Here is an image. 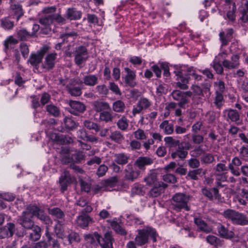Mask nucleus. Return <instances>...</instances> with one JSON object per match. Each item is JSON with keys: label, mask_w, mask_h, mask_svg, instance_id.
I'll use <instances>...</instances> for the list:
<instances>
[{"label": "nucleus", "mask_w": 248, "mask_h": 248, "mask_svg": "<svg viewBox=\"0 0 248 248\" xmlns=\"http://www.w3.org/2000/svg\"><path fill=\"white\" fill-rule=\"evenodd\" d=\"M109 139L116 143H120L124 139V137L120 131L116 130L111 132Z\"/></svg>", "instance_id": "nucleus-49"}, {"label": "nucleus", "mask_w": 248, "mask_h": 248, "mask_svg": "<svg viewBox=\"0 0 248 248\" xmlns=\"http://www.w3.org/2000/svg\"><path fill=\"white\" fill-rule=\"evenodd\" d=\"M172 207L175 210L180 211L186 208V197L183 193L175 194L171 200Z\"/></svg>", "instance_id": "nucleus-5"}, {"label": "nucleus", "mask_w": 248, "mask_h": 248, "mask_svg": "<svg viewBox=\"0 0 248 248\" xmlns=\"http://www.w3.org/2000/svg\"><path fill=\"white\" fill-rule=\"evenodd\" d=\"M5 231L8 233L9 237H12L16 231L15 224L13 223H8L3 227Z\"/></svg>", "instance_id": "nucleus-63"}, {"label": "nucleus", "mask_w": 248, "mask_h": 248, "mask_svg": "<svg viewBox=\"0 0 248 248\" xmlns=\"http://www.w3.org/2000/svg\"><path fill=\"white\" fill-rule=\"evenodd\" d=\"M225 218L231 221L232 223L243 226L246 215L232 209H227L223 213Z\"/></svg>", "instance_id": "nucleus-3"}, {"label": "nucleus", "mask_w": 248, "mask_h": 248, "mask_svg": "<svg viewBox=\"0 0 248 248\" xmlns=\"http://www.w3.org/2000/svg\"><path fill=\"white\" fill-rule=\"evenodd\" d=\"M42 61V59L36 53H31L28 62L31 65L37 67Z\"/></svg>", "instance_id": "nucleus-53"}, {"label": "nucleus", "mask_w": 248, "mask_h": 248, "mask_svg": "<svg viewBox=\"0 0 248 248\" xmlns=\"http://www.w3.org/2000/svg\"><path fill=\"white\" fill-rule=\"evenodd\" d=\"M83 124L85 127L90 130H93L96 133L98 132L100 130V125L90 120H85Z\"/></svg>", "instance_id": "nucleus-47"}, {"label": "nucleus", "mask_w": 248, "mask_h": 248, "mask_svg": "<svg viewBox=\"0 0 248 248\" xmlns=\"http://www.w3.org/2000/svg\"><path fill=\"white\" fill-rule=\"evenodd\" d=\"M39 22L45 26H49L53 23V14H49L41 18Z\"/></svg>", "instance_id": "nucleus-61"}, {"label": "nucleus", "mask_w": 248, "mask_h": 248, "mask_svg": "<svg viewBox=\"0 0 248 248\" xmlns=\"http://www.w3.org/2000/svg\"><path fill=\"white\" fill-rule=\"evenodd\" d=\"M82 84V81L79 79H74L72 80L67 86L66 88L69 93L72 96H78L81 94V88L79 85Z\"/></svg>", "instance_id": "nucleus-10"}, {"label": "nucleus", "mask_w": 248, "mask_h": 248, "mask_svg": "<svg viewBox=\"0 0 248 248\" xmlns=\"http://www.w3.org/2000/svg\"><path fill=\"white\" fill-rule=\"evenodd\" d=\"M118 128L122 131H126L129 126L128 120L125 116H123L117 122Z\"/></svg>", "instance_id": "nucleus-48"}, {"label": "nucleus", "mask_w": 248, "mask_h": 248, "mask_svg": "<svg viewBox=\"0 0 248 248\" xmlns=\"http://www.w3.org/2000/svg\"><path fill=\"white\" fill-rule=\"evenodd\" d=\"M124 70L127 72V74L124 78L125 84L131 87L135 86L136 85L135 72L128 68H125Z\"/></svg>", "instance_id": "nucleus-20"}, {"label": "nucleus", "mask_w": 248, "mask_h": 248, "mask_svg": "<svg viewBox=\"0 0 248 248\" xmlns=\"http://www.w3.org/2000/svg\"><path fill=\"white\" fill-rule=\"evenodd\" d=\"M73 54L75 56V62L78 66L81 65L88 58L87 49L84 46L76 47Z\"/></svg>", "instance_id": "nucleus-4"}, {"label": "nucleus", "mask_w": 248, "mask_h": 248, "mask_svg": "<svg viewBox=\"0 0 248 248\" xmlns=\"http://www.w3.org/2000/svg\"><path fill=\"white\" fill-rule=\"evenodd\" d=\"M59 182L61 186V190L63 192L67 190L68 184L72 182V178L67 171L64 172L63 175H62L60 178Z\"/></svg>", "instance_id": "nucleus-21"}, {"label": "nucleus", "mask_w": 248, "mask_h": 248, "mask_svg": "<svg viewBox=\"0 0 248 248\" xmlns=\"http://www.w3.org/2000/svg\"><path fill=\"white\" fill-rule=\"evenodd\" d=\"M93 108L97 112H100L109 108L108 103L98 101H94L93 104Z\"/></svg>", "instance_id": "nucleus-44"}, {"label": "nucleus", "mask_w": 248, "mask_h": 248, "mask_svg": "<svg viewBox=\"0 0 248 248\" xmlns=\"http://www.w3.org/2000/svg\"><path fill=\"white\" fill-rule=\"evenodd\" d=\"M48 213L53 217L55 221L65 220V214L60 208L54 207L52 208H48Z\"/></svg>", "instance_id": "nucleus-18"}, {"label": "nucleus", "mask_w": 248, "mask_h": 248, "mask_svg": "<svg viewBox=\"0 0 248 248\" xmlns=\"http://www.w3.org/2000/svg\"><path fill=\"white\" fill-rule=\"evenodd\" d=\"M124 179L133 182L138 178L140 174L139 170L135 169L131 163L127 164L124 170Z\"/></svg>", "instance_id": "nucleus-7"}, {"label": "nucleus", "mask_w": 248, "mask_h": 248, "mask_svg": "<svg viewBox=\"0 0 248 248\" xmlns=\"http://www.w3.org/2000/svg\"><path fill=\"white\" fill-rule=\"evenodd\" d=\"M125 108V104L121 100H117L113 103L112 109L113 111L118 113L124 111Z\"/></svg>", "instance_id": "nucleus-51"}, {"label": "nucleus", "mask_w": 248, "mask_h": 248, "mask_svg": "<svg viewBox=\"0 0 248 248\" xmlns=\"http://www.w3.org/2000/svg\"><path fill=\"white\" fill-rule=\"evenodd\" d=\"M63 123L65 127L69 130H72L78 126L75 122L69 117H65L63 120Z\"/></svg>", "instance_id": "nucleus-58"}, {"label": "nucleus", "mask_w": 248, "mask_h": 248, "mask_svg": "<svg viewBox=\"0 0 248 248\" xmlns=\"http://www.w3.org/2000/svg\"><path fill=\"white\" fill-rule=\"evenodd\" d=\"M16 34L17 37L21 41H27L33 36V34L31 33L23 28L17 30Z\"/></svg>", "instance_id": "nucleus-35"}, {"label": "nucleus", "mask_w": 248, "mask_h": 248, "mask_svg": "<svg viewBox=\"0 0 248 248\" xmlns=\"http://www.w3.org/2000/svg\"><path fill=\"white\" fill-rule=\"evenodd\" d=\"M144 181L147 185H155L157 184L156 174L155 173H150L144 178Z\"/></svg>", "instance_id": "nucleus-56"}, {"label": "nucleus", "mask_w": 248, "mask_h": 248, "mask_svg": "<svg viewBox=\"0 0 248 248\" xmlns=\"http://www.w3.org/2000/svg\"><path fill=\"white\" fill-rule=\"evenodd\" d=\"M0 26L5 30H11L15 26V22L8 16L0 19Z\"/></svg>", "instance_id": "nucleus-32"}, {"label": "nucleus", "mask_w": 248, "mask_h": 248, "mask_svg": "<svg viewBox=\"0 0 248 248\" xmlns=\"http://www.w3.org/2000/svg\"><path fill=\"white\" fill-rule=\"evenodd\" d=\"M33 216L36 217L41 221L47 225H50L52 223V220L50 217L46 215L43 210L35 205H30Z\"/></svg>", "instance_id": "nucleus-8"}, {"label": "nucleus", "mask_w": 248, "mask_h": 248, "mask_svg": "<svg viewBox=\"0 0 248 248\" xmlns=\"http://www.w3.org/2000/svg\"><path fill=\"white\" fill-rule=\"evenodd\" d=\"M115 163L119 165L126 164L129 159V156L124 153H120L114 155Z\"/></svg>", "instance_id": "nucleus-37"}, {"label": "nucleus", "mask_w": 248, "mask_h": 248, "mask_svg": "<svg viewBox=\"0 0 248 248\" xmlns=\"http://www.w3.org/2000/svg\"><path fill=\"white\" fill-rule=\"evenodd\" d=\"M239 13L241 16L240 19L244 23L248 22V1L243 0L239 9Z\"/></svg>", "instance_id": "nucleus-27"}, {"label": "nucleus", "mask_w": 248, "mask_h": 248, "mask_svg": "<svg viewBox=\"0 0 248 248\" xmlns=\"http://www.w3.org/2000/svg\"><path fill=\"white\" fill-rule=\"evenodd\" d=\"M57 56L56 53H51L46 55L42 64V67L45 71L51 70L54 67Z\"/></svg>", "instance_id": "nucleus-13"}, {"label": "nucleus", "mask_w": 248, "mask_h": 248, "mask_svg": "<svg viewBox=\"0 0 248 248\" xmlns=\"http://www.w3.org/2000/svg\"><path fill=\"white\" fill-rule=\"evenodd\" d=\"M10 7L12 12L16 16V20L18 21L23 15V11L21 6L18 4H11Z\"/></svg>", "instance_id": "nucleus-42"}, {"label": "nucleus", "mask_w": 248, "mask_h": 248, "mask_svg": "<svg viewBox=\"0 0 248 248\" xmlns=\"http://www.w3.org/2000/svg\"><path fill=\"white\" fill-rule=\"evenodd\" d=\"M56 222V223L54 226L55 233L58 238L63 239L64 237V226L66 224V221L65 220H62V221Z\"/></svg>", "instance_id": "nucleus-23"}, {"label": "nucleus", "mask_w": 248, "mask_h": 248, "mask_svg": "<svg viewBox=\"0 0 248 248\" xmlns=\"http://www.w3.org/2000/svg\"><path fill=\"white\" fill-rule=\"evenodd\" d=\"M194 222L197 225L198 228L200 231L204 232L205 233H210L212 231V228L208 225L201 218H195Z\"/></svg>", "instance_id": "nucleus-25"}, {"label": "nucleus", "mask_w": 248, "mask_h": 248, "mask_svg": "<svg viewBox=\"0 0 248 248\" xmlns=\"http://www.w3.org/2000/svg\"><path fill=\"white\" fill-rule=\"evenodd\" d=\"M131 193L133 196L135 195H143V186L139 183L134 184L131 188Z\"/></svg>", "instance_id": "nucleus-50"}, {"label": "nucleus", "mask_w": 248, "mask_h": 248, "mask_svg": "<svg viewBox=\"0 0 248 248\" xmlns=\"http://www.w3.org/2000/svg\"><path fill=\"white\" fill-rule=\"evenodd\" d=\"M211 66L217 74L219 75H222L223 74L224 67L223 66V64L220 63V60L217 59V56L215 57L211 64Z\"/></svg>", "instance_id": "nucleus-40"}, {"label": "nucleus", "mask_w": 248, "mask_h": 248, "mask_svg": "<svg viewBox=\"0 0 248 248\" xmlns=\"http://www.w3.org/2000/svg\"><path fill=\"white\" fill-rule=\"evenodd\" d=\"M206 239L208 243L215 247L221 246L222 245L223 241L214 235H208Z\"/></svg>", "instance_id": "nucleus-52"}, {"label": "nucleus", "mask_w": 248, "mask_h": 248, "mask_svg": "<svg viewBox=\"0 0 248 248\" xmlns=\"http://www.w3.org/2000/svg\"><path fill=\"white\" fill-rule=\"evenodd\" d=\"M138 233L135 238V243L138 246H142L149 243L151 238L154 242L156 241L157 233L152 227L147 226L137 230Z\"/></svg>", "instance_id": "nucleus-1"}, {"label": "nucleus", "mask_w": 248, "mask_h": 248, "mask_svg": "<svg viewBox=\"0 0 248 248\" xmlns=\"http://www.w3.org/2000/svg\"><path fill=\"white\" fill-rule=\"evenodd\" d=\"M46 109L48 114L53 117H58L61 114L60 108L53 104L47 105Z\"/></svg>", "instance_id": "nucleus-36"}, {"label": "nucleus", "mask_w": 248, "mask_h": 248, "mask_svg": "<svg viewBox=\"0 0 248 248\" xmlns=\"http://www.w3.org/2000/svg\"><path fill=\"white\" fill-rule=\"evenodd\" d=\"M168 185L162 182H158L154 185L149 193L150 197L155 198L159 196L161 193L164 192Z\"/></svg>", "instance_id": "nucleus-16"}, {"label": "nucleus", "mask_w": 248, "mask_h": 248, "mask_svg": "<svg viewBox=\"0 0 248 248\" xmlns=\"http://www.w3.org/2000/svg\"><path fill=\"white\" fill-rule=\"evenodd\" d=\"M202 76L196 73V70L193 67L187 68V83L188 79L193 78L196 81H201L202 80Z\"/></svg>", "instance_id": "nucleus-43"}, {"label": "nucleus", "mask_w": 248, "mask_h": 248, "mask_svg": "<svg viewBox=\"0 0 248 248\" xmlns=\"http://www.w3.org/2000/svg\"><path fill=\"white\" fill-rule=\"evenodd\" d=\"M214 103L218 109H220L224 104L223 96L222 93H215Z\"/></svg>", "instance_id": "nucleus-57"}, {"label": "nucleus", "mask_w": 248, "mask_h": 248, "mask_svg": "<svg viewBox=\"0 0 248 248\" xmlns=\"http://www.w3.org/2000/svg\"><path fill=\"white\" fill-rule=\"evenodd\" d=\"M66 237L70 244H72L73 243H78L81 240L79 234L75 232H71Z\"/></svg>", "instance_id": "nucleus-55"}, {"label": "nucleus", "mask_w": 248, "mask_h": 248, "mask_svg": "<svg viewBox=\"0 0 248 248\" xmlns=\"http://www.w3.org/2000/svg\"><path fill=\"white\" fill-rule=\"evenodd\" d=\"M82 83L89 86H94L98 83V77L95 75L89 74L86 75L83 79Z\"/></svg>", "instance_id": "nucleus-34"}, {"label": "nucleus", "mask_w": 248, "mask_h": 248, "mask_svg": "<svg viewBox=\"0 0 248 248\" xmlns=\"http://www.w3.org/2000/svg\"><path fill=\"white\" fill-rule=\"evenodd\" d=\"M233 31L232 29H228L226 31V33L222 31L219 33L220 40L221 42V46H227L228 43L232 39V36L233 34Z\"/></svg>", "instance_id": "nucleus-26"}, {"label": "nucleus", "mask_w": 248, "mask_h": 248, "mask_svg": "<svg viewBox=\"0 0 248 248\" xmlns=\"http://www.w3.org/2000/svg\"><path fill=\"white\" fill-rule=\"evenodd\" d=\"M214 86L216 88V92L223 93L225 90V83L222 80H219L214 82Z\"/></svg>", "instance_id": "nucleus-62"}, {"label": "nucleus", "mask_w": 248, "mask_h": 248, "mask_svg": "<svg viewBox=\"0 0 248 248\" xmlns=\"http://www.w3.org/2000/svg\"><path fill=\"white\" fill-rule=\"evenodd\" d=\"M176 75L178 77V82L177 86L181 89L185 90L186 89V79L185 77H183V73L181 71H174Z\"/></svg>", "instance_id": "nucleus-45"}, {"label": "nucleus", "mask_w": 248, "mask_h": 248, "mask_svg": "<svg viewBox=\"0 0 248 248\" xmlns=\"http://www.w3.org/2000/svg\"><path fill=\"white\" fill-rule=\"evenodd\" d=\"M118 182V178L117 176H112L107 179L102 181L101 184L106 187H113L116 185Z\"/></svg>", "instance_id": "nucleus-54"}, {"label": "nucleus", "mask_w": 248, "mask_h": 248, "mask_svg": "<svg viewBox=\"0 0 248 248\" xmlns=\"http://www.w3.org/2000/svg\"><path fill=\"white\" fill-rule=\"evenodd\" d=\"M153 159L149 156H140L134 162V165L140 170H144L146 166L152 165Z\"/></svg>", "instance_id": "nucleus-15"}, {"label": "nucleus", "mask_w": 248, "mask_h": 248, "mask_svg": "<svg viewBox=\"0 0 248 248\" xmlns=\"http://www.w3.org/2000/svg\"><path fill=\"white\" fill-rule=\"evenodd\" d=\"M113 119V116L109 112L105 111L100 113L99 120L101 121L105 122L106 123H108L112 122Z\"/></svg>", "instance_id": "nucleus-60"}, {"label": "nucleus", "mask_w": 248, "mask_h": 248, "mask_svg": "<svg viewBox=\"0 0 248 248\" xmlns=\"http://www.w3.org/2000/svg\"><path fill=\"white\" fill-rule=\"evenodd\" d=\"M173 98L180 101L179 103L181 107H183L186 102V93L179 90L173 91L171 93Z\"/></svg>", "instance_id": "nucleus-24"}, {"label": "nucleus", "mask_w": 248, "mask_h": 248, "mask_svg": "<svg viewBox=\"0 0 248 248\" xmlns=\"http://www.w3.org/2000/svg\"><path fill=\"white\" fill-rule=\"evenodd\" d=\"M217 229L218 235L223 238L231 239L234 237L235 234L233 231L221 224H218Z\"/></svg>", "instance_id": "nucleus-14"}, {"label": "nucleus", "mask_w": 248, "mask_h": 248, "mask_svg": "<svg viewBox=\"0 0 248 248\" xmlns=\"http://www.w3.org/2000/svg\"><path fill=\"white\" fill-rule=\"evenodd\" d=\"M201 161L202 163L209 164L215 161L214 156L209 153H204L201 158Z\"/></svg>", "instance_id": "nucleus-59"}, {"label": "nucleus", "mask_w": 248, "mask_h": 248, "mask_svg": "<svg viewBox=\"0 0 248 248\" xmlns=\"http://www.w3.org/2000/svg\"><path fill=\"white\" fill-rule=\"evenodd\" d=\"M160 129L163 130L166 134H171L173 132V126L171 124H169L167 120L164 121L159 125Z\"/></svg>", "instance_id": "nucleus-46"}, {"label": "nucleus", "mask_w": 248, "mask_h": 248, "mask_svg": "<svg viewBox=\"0 0 248 248\" xmlns=\"http://www.w3.org/2000/svg\"><path fill=\"white\" fill-rule=\"evenodd\" d=\"M53 140L62 145L69 144L73 142L72 138L62 134H55Z\"/></svg>", "instance_id": "nucleus-29"}, {"label": "nucleus", "mask_w": 248, "mask_h": 248, "mask_svg": "<svg viewBox=\"0 0 248 248\" xmlns=\"http://www.w3.org/2000/svg\"><path fill=\"white\" fill-rule=\"evenodd\" d=\"M82 12L78 11L76 8H69L66 11V17L68 19L72 20H78L81 18Z\"/></svg>", "instance_id": "nucleus-30"}, {"label": "nucleus", "mask_w": 248, "mask_h": 248, "mask_svg": "<svg viewBox=\"0 0 248 248\" xmlns=\"http://www.w3.org/2000/svg\"><path fill=\"white\" fill-rule=\"evenodd\" d=\"M31 230V232L29 233V239L32 241L39 240L41 237V228L38 225H34Z\"/></svg>", "instance_id": "nucleus-33"}, {"label": "nucleus", "mask_w": 248, "mask_h": 248, "mask_svg": "<svg viewBox=\"0 0 248 248\" xmlns=\"http://www.w3.org/2000/svg\"><path fill=\"white\" fill-rule=\"evenodd\" d=\"M239 156L243 160H248V146H243L240 149Z\"/></svg>", "instance_id": "nucleus-64"}, {"label": "nucleus", "mask_w": 248, "mask_h": 248, "mask_svg": "<svg viewBox=\"0 0 248 248\" xmlns=\"http://www.w3.org/2000/svg\"><path fill=\"white\" fill-rule=\"evenodd\" d=\"M70 150L67 147H62L60 152V157L62 162L63 164H68L73 162L74 158L70 155Z\"/></svg>", "instance_id": "nucleus-22"}, {"label": "nucleus", "mask_w": 248, "mask_h": 248, "mask_svg": "<svg viewBox=\"0 0 248 248\" xmlns=\"http://www.w3.org/2000/svg\"><path fill=\"white\" fill-rule=\"evenodd\" d=\"M114 239L113 237L112 232H106L103 237L101 236L99 241V244L102 248H113V243Z\"/></svg>", "instance_id": "nucleus-12"}, {"label": "nucleus", "mask_w": 248, "mask_h": 248, "mask_svg": "<svg viewBox=\"0 0 248 248\" xmlns=\"http://www.w3.org/2000/svg\"><path fill=\"white\" fill-rule=\"evenodd\" d=\"M30 209V205L27 206L17 219V222L25 229H31L35 225L32 220L33 216Z\"/></svg>", "instance_id": "nucleus-2"}, {"label": "nucleus", "mask_w": 248, "mask_h": 248, "mask_svg": "<svg viewBox=\"0 0 248 248\" xmlns=\"http://www.w3.org/2000/svg\"><path fill=\"white\" fill-rule=\"evenodd\" d=\"M152 105V102L148 98L140 97L136 105L133 106L132 113L134 116L140 113L143 110L148 109Z\"/></svg>", "instance_id": "nucleus-6"}, {"label": "nucleus", "mask_w": 248, "mask_h": 248, "mask_svg": "<svg viewBox=\"0 0 248 248\" xmlns=\"http://www.w3.org/2000/svg\"><path fill=\"white\" fill-rule=\"evenodd\" d=\"M237 199L240 204L246 205L248 202V190L242 189L237 197Z\"/></svg>", "instance_id": "nucleus-38"}, {"label": "nucleus", "mask_w": 248, "mask_h": 248, "mask_svg": "<svg viewBox=\"0 0 248 248\" xmlns=\"http://www.w3.org/2000/svg\"><path fill=\"white\" fill-rule=\"evenodd\" d=\"M91 221V218L86 215L79 216L76 219L78 225L82 228L88 226Z\"/></svg>", "instance_id": "nucleus-39"}, {"label": "nucleus", "mask_w": 248, "mask_h": 248, "mask_svg": "<svg viewBox=\"0 0 248 248\" xmlns=\"http://www.w3.org/2000/svg\"><path fill=\"white\" fill-rule=\"evenodd\" d=\"M178 156L180 158L183 159L186 157V142H182L178 144L177 151L171 154L172 158H174Z\"/></svg>", "instance_id": "nucleus-28"}, {"label": "nucleus", "mask_w": 248, "mask_h": 248, "mask_svg": "<svg viewBox=\"0 0 248 248\" xmlns=\"http://www.w3.org/2000/svg\"><path fill=\"white\" fill-rule=\"evenodd\" d=\"M68 104L70 107L68 111L74 115H79L86 110V106L81 102L69 100Z\"/></svg>", "instance_id": "nucleus-9"}, {"label": "nucleus", "mask_w": 248, "mask_h": 248, "mask_svg": "<svg viewBox=\"0 0 248 248\" xmlns=\"http://www.w3.org/2000/svg\"><path fill=\"white\" fill-rule=\"evenodd\" d=\"M202 193L210 201H213L214 199L219 200L221 198L218 189L216 187L211 189L203 188L202 189Z\"/></svg>", "instance_id": "nucleus-17"}, {"label": "nucleus", "mask_w": 248, "mask_h": 248, "mask_svg": "<svg viewBox=\"0 0 248 248\" xmlns=\"http://www.w3.org/2000/svg\"><path fill=\"white\" fill-rule=\"evenodd\" d=\"M101 236L97 232H94L93 233L86 234L84 236L85 240L93 246H96L99 244V241Z\"/></svg>", "instance_id": "nucleus-31"}, {"label": "nucleus", "mask_w": 248, "mask_h": 248, "mask_svg": "<svg viewBox=\"0 0 248 248\" xmlns=\"http://www.w3.org/2000/svg\"><path fill=\"white\" fill-rule=\"evenodd\" d=\"M240 57L236 54H233L231 58V60L227 59L223 60L222 61L223 66L225 70L237 69L240 65Z\"/></svg>", "instance_id": "nucleus-11"}, {"label": "nucleus", "mask_w": 248, "mask_h": 248, "mask_svg": "<svg viewBox=\"0 0 248 248\" xmlns=\"http://www.w3.org/2000/svg\"><path fill=\"white\" fill-rule=\"evenodd\" d=\"M110 225L113 230L118 234L125 236L127 232L126 231L119 223L115 220H113L110 222Z\"/></svg>", "instance_id": "nucleus-41"}, {"label": "nucleus", "mask_w": 248, "mask_h": 248, "mask_svg": "<svg viewBox=\"0 0 248 248\" xmlns=\"http://www.w3.org/2000/svg\"><path fill=\"white\" fill-rule=\"evenodd\" d=\"M223 113L227 115V121L230 120L232 122H235L237 124H241L240 114L236 109H226L223 111Z\"/></svg>", "instance_id": "nucleus-19"}]
</instances>
